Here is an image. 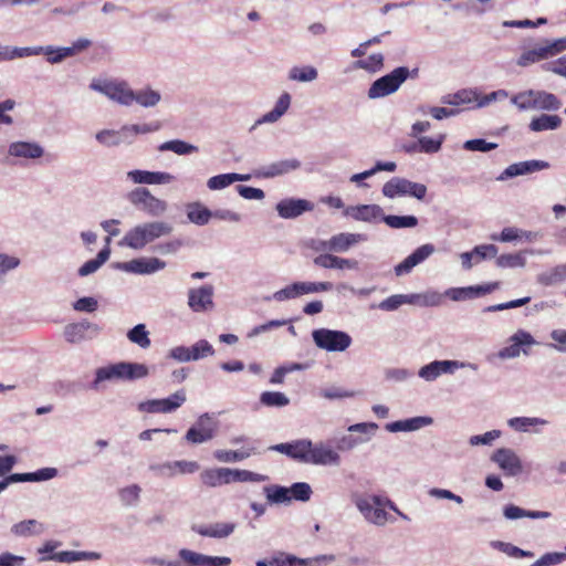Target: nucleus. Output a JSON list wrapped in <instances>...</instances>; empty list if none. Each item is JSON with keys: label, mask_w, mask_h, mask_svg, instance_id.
<instances>
[{"label": "nucleus", "mask_w": 566, "mask_h": 566, "mask_svg": "<svg viewBox=\"0 0 566 566\" xmlns=\"http://www.w3.org/2000/svg\"><path fill=\"white\" fill-rule=\"evenodd\" d=\"M171 230V226L163 221L139 224L126 232L119 245L140 250L155 239L169 234Z\"/></svg>", "instance_id": "f257e3e1"}, {"label": "nucleus", "mask_w": 566, "mask_h": 566, "mask_svg": "<svg viewBox=\"0 0 566 566\" xmlns=\"http://www.w3.org/2000/svg\"><path fill=\"white\" fill-rule=\"evenodd\" d=\"M148 368L144 364L122 361L97 369L96 381L111 379L136 380L148 376Z\"/></svg>", "instance_id": "f03ea898"}, {"label": "nucleus", "mask_w": 566, "mask_h": 566, "mask_svg": "<svg viewBox=\"0 0 566 566\" xmlns=\"http://www.w3.org/2000/svg\"><path fill=\"white\" fill-rule=\"evenodd\" d=\"M410 75L406 66L396 67L389 74L376 80L368 90L369 98L385 97L395 93Z\"/></svg>", "instance_id": "7ed1b4c3"}, {"label": "nucleus", "mask_w": 566, "mask_h": 566, "mask_svg": "<svg viewBox=\"0 0 566 566\" xmlns=\"http://www.w3.org/2000/svg\"><path fill=\"white\" fill-rule=\"evenodd\" d=\"M382 193L391 199L398 196H410L421 200L427 195V187L423 184L394 177L382 186Z\"/></svg>", "instance_id": "20e7f679"}, {"label": "nucleus", "mask_w": 566, "mask_h": 566, "mask_svg": "<svg viewBox=\"0 0 566 566\" xmlns=\"http://www.w3.org/2000/svg\"><path fill=\"white\" fill-rule=\"evenodd\" d=\"M312 336L317 347L328 352H343L352 344L350 336L342 331L319 328Z\"/></svg>", "instance_id": "39448f33"}, {"label": "nucleus", "mask_w": 566, "mask_h": 566, "mask_svg": "<svg viewBox=\"0 0 566 566\" xmlns=\"http://www.w3.org/2000/svg\"><path fill=\"white\" fill-rule=\"evenodd\" d=\"M332 289L333 284L331 282H295L276 291L273 297L279 302H283L304 294L327 292Z\"/></svg>", "instance_id": "423d86ee"}, {"label": "nucleus", "mask_w": 566, "mask_h": 566, "mask_svg": "<svg viewBox=\"0 0 566 566\" xmlns=\"http://www.w3.org/2000/svg\"><path fill=\"white\" fill-rule=\"evenodd\" d=\"M91 88L105 94L113 101L123 105H130L134 102V91L124 81L92 82Z\"/></svg>", "instance_id": "0eeeda50"}, {"label": "nucleus", "mask_w": 566, "mask_h": 566, "mask_svg": "<svg viewBox=\"0 0 566 566\" xmlns=\"http://www.w3.org/2000/svg\"><path fill=\"white\" fill-rule=\"evenodd\" d=\"M128 200L153 217L163 214L167 210L166 201L156 198L147 188H136L128 193Z\"/></svg>", "instance_id": "6e6552de"}, {"label": "nucleus", "mask_w": 566, "mask_h": 566, "mask_svg": "<svg viewBox=\"0 0 566 566\" xmlns=\"http://www.w3.org/2000/svg\"><path fill=\"white\" fill-rule=\"evenodd\" d=\"M185 401L186 394L184 390H179L165 399H151L143 401L138 405V410L148 413H167L178 409Z\"/></svg>", "instance_id": "1a4fd4ad"}, {"label": "nucleus", "mask_w": 566, "mask_h": 566, "mask_svg": "<svg viewBox=\"0 0 566 566\" xmlns=\"http://www.w3.org/2000/svg\"><path fill=\"white\" fill-rule=\"evenodd\" d=\"M306 461L305 463L316 464V465H337L340 461L339 454L334 451L332 448L325 446L324 443L313 444L310 440V448L306 451Z\"/></svg>", "instance_id": "9d476101"}, {"label": "nucleus", "mask_w": 566, "mask_h": 566, "mask_svg": "<svg viewBox=\"0 0 566 566\" xmlns=\"http://www.w3.org/2000/svg\"><path fill=\"white\" fill-rule=\"evenodd\" d=\"M366 240L360 233H338L327 241H319L315 250H329L333 252H345L354 244Z\"/></svg>", "instance_id": "9b49d317"}, {"label": "nucleus", "mask_w": 566, "mask_h": 566, "mask_svg": "<svg viewBox=\"0 0 566 566\" xmlns=\"http://www.w3.org/2000/svg\"><path fill=\"white\" fill-rule=\"evenodd\" d=\"M213 287L203 285L188 292V305L193 312H206L213 307Z\"/></svg>", "instance_id": "f8f14e48"}, {"label": "nucleus", "mask_w": 566, "mask_h": 566, "mask_svg": "<svg viewBox=\"0 0 566 566\" xmlns=\"http://www.w3.org/2000/svg\"><path fill=\"white\" fill-rule=\"evenodd\" d=\"M549 167V164L544 160H526V161H520L510 165L504 169V171L500 175V180H505L509 178H513L521 175L532 174L535 171H539L543 169H547Z\"/></svg>", "instance_id": "ddd939ff"}, {"label": "nucleus", "mask_w": 566, "mask_h": 566, "mask_svg": "<svg viewBox=\"0 0 566 566\" xmlns=\"http://www.w3.org/2000/svg\"><path fill=\"white\" fill-rule=\"evenodd\" d=\"M434 251V247L430 243L417 248L402 262L395 266L396 275L400 276L409 273L416 265L429 258Z\"/></svg>", "instance_id": "4468645a"}, {"label": "nucleus", "mask_w": 566, "mask_h": 566, "mask_svg": "<svg viewBox=\"0 0 566 566\" xmlns=\"http://www.w3.org/2000/svg\"><path fill=\"white\" fill-rule=\"evenodd\" d=\"M313 209L314 205L305 199H284L276 205L279 216L284 219L296 218Z\"/></svg>", "instance_id": "2eb2a0df"}, {"label": "nucleus", "mask_w": 566, "mask_h": 566, "mask_svg": "<svg viewBox=\"0 0 566 566\" xmlns=\"http://www.w3.org/2000/svg\"><path fill=\"white\" fill-rule=\"evenodd\" d=\"M499 287L500 282H492L482 285L452 289L448 294L454 301H463L490 294Z\"/></svg>", "instance_id": "dca6fc26"}, {"label": "nucleus", "mask_w": 566, "mask_h": 566, "mask_svg": "<svg viewBox=\"0 0 566 566\" xmlns=\"http://www.w3.org/2000/svg\"><path fill=\"white\" fill-rule=\"evenodd\" d=\"M492 461H494L509 475H516L522 470L520 459L510 449H497L492 455Z\"/></svg>", "instance_id": "f3484780"}, {"label": "nucleus", "mask_w": 566, "mask_h": 566, "mask_svg": "<svg viewBox=\"0 0 566 566\" xmlns=\"http://www.w3.org/2000/svg\"><path fill=\"white\" fill-rule=\"evenodd\" d=\"M310 448V440H296L291 443H279L269 447V450L276 451L287 455L289 458L296 460L298 462L305 463L306 461V451Z\"/></svg>", "instance_id": "a211bd4d"}, {"label": "nucleus", "mask_w": 566, "mask_h": 566, "mask_svg": "<svg viewBox=\"0 0 566 566\" xmlns=\"http://www.w3.org/2000/svg\"><path fill=\"white\" fill-rule=\"evenodd\" d=\"M374 501L375 504L370 503L367 499H359L356 505L366 520L377 525H384L387 522V512L380 507L377 497Z\"/></svg>", "instance_id": "6ab92c4d"}, {"label": "nucleus", "mask_w": 566, "mask_h": 566, "mask_svg": "<svg viewBox=\"0 0 566 566\" xmlns=\"http://www.w3.org/2000/svg\"><path fill=\"white\" fill-rule=\"evenodd\" d=\"M166 266V263L158 258H139L134 259L127 263H124L123 268L126 271L138 273V274H149L154 273L158 270H161Z\"/></svg>", "instance_id": "aec40b11"}, {"label": "nucleus", "mask_w": 566, "mask_h": 566, "mask_svg": "<svg viewBox=\"0 0 566 566\" xmlns=\"http://www.w3.org/2000/svg\"><path fill=\"white\" fill-rule=\"evenodd\" d=\"M10 156L21 157L25 159H36L42 157L44 150L36 143L30 142H14L11 143L8 149Z\"/></svg>", "instance_id": "412c9836"}, {"label": "nucleus", "mask_w": 566, "mask_h": 566, "mask_svg": "<svg viewBox=\"0 0 566 566\" xmlns=\"http://www.w3.org/2000/svg\"><path fill=\"white\" fill-rule=\"evenodd\" d=\"M511 344L502 348L499 353L501 358H514L521 353L523 345H531L534 343L532 335L525 331L516 332L511 338Z\"/></svg>", "instance_id": "4be33fe9"}, {"label": "nucleus", "mask_w": 566, "mask_h": 566, "mask_svg": "<svg viewBox=\"0 0 566 566\" xmlns=\"http://www.w3.org/2000/svg\"><path fill=\"white\" fill-rule=\"evenodd\" d=\"M128 177L135 184L159 185L168 184L174 180V176L168 172L160 171H146V170H132Z\"/></svg>", "instance_id": "5701e85b"}, {"label": "nucleus", "mask_w": 566, "mask_h": 566, "mask_svg": "<svg viewBox=\"0 0 566 566\" xmlns=\"http://www.w3.org/2000/svg\"><path fill=\"white\" fill-rule=\"evenodd\" d=\"M314 264L324 269H349L355 270L358 268V262L353 259H343L333 254H319L314 258Z\"/></svg>", "instance_id": "b1692460"}, {"label": "nucleus", "mask_w": 566, "mask_h": 566, "mask_svg": "<svg viewBox=\"0 0 566 566\" xmlns=\"http://www.w3.org/2000/svg\"><path fill=\"white\" fill-rule=\"evenodd\" d=\"M346 214L353 217L355 220L371 222L382 218V209L377 205H360L349 207L345 211Z\"/></svg>", "instance_id": "393cba45"}, {"label": "nucleus", "mask_w": 566, "mask_h": 566, "mask_svg": "<svg viewBox=\"0 0 566 566\" xmlns=\"http://www.w3.org/2000/svg\"><path fill=\"white\" fill-rule=\"evenodd\" d=\"M564 49H566V46L564 44H562V41H559L557 43H554L551 48H544V49H539V50H531V51L523 53L518 57L517 64L520 66H527L532 63H536V62L547 57V55L549 53L554 54Z\"/></svg>", "instance_id": "a878e982"}, {"label": "nucleus", "mask_w": 566, "mask_h": 566, "mask_svg": "<svg viewBox=\"0 0 566 566\" xmlns=\"http://www.w3.org/2000/svg\"><path fill=\"white\" fill-rule=\"evenodd\" d=\"M230 468L206 469L200 473L201 482L209 486L216 488L229 484Z\"/></svg>", "instance_id": "bb28decb"}, {"label": "nucleus", "mask_w": 566, "mask_h": 566, "mask_svg": "<svg viewBox=\"0 0 566 566\" xmlns=\"http://www.w3.org/2000/svg\"><path fill=\"white\" fill-rule=\"evenodd\" d=\"M109 242L111 238H106V245L103 248L97 256L93 260L86 261L80 269H78V275L80 276H86L88 274L94 273L97 271L108 259L111 255V249H109Z\"/></svg>", "instance_id": "cd10ccee"}, {"label": "nucleus", "mask_w": 566, "mask_h": 566, "mask_svg": "<svg viewBox=\"0 0 566 566\" xmlns=\"http://www.w3.org/2000/svg\"><path fill=\"white\" fill-rule=\"evenodd\" d=\"M298 166L300 163L296 159L281 160L263 168L259 176H262L264 178H273L295 170L296 168H298Z\"/></svg>", "instance_id": "c85d7f7f"}, {"label": "nucleus", "mask_w": 566, "mask_h": 566, "mask_svg": "<svg viewBox=\"0 0 566 566\" xmlns=\"http://www.w3.org/2000/svg\"><path fill=\"white\" fill-rule=\"evenodd\" d=\"M455 365L457 363L451 360H436L423 366L419 371V376L427 380H433L441 374L451 371V368Z\"/></svg>", "instance_id": "c756f323"}, {"label": "nucleus", "mask_w": 566, "mask_h": 566, "mask_svg": "<svg viewBox=\"0 0 566 566\" xmlns=\"http://www.w3.org/2000/svg\"><path fill=\"white\" fill-rule=\"evenodd\" d=\"M188 219L198 226L207 224L212 218V211L200 202H191L186 208Z\"/></svg>", "instance_id": "7c9ffc66"}, {"label": "nucleus", "mask_w": 566, "mask_h": 566, "mask_svg": "<svg viewBox=\"0 0 566 566\" xmlns=\"http://www.w3.org/2000/svg\"><path fill=\"white\" fill-rule=\"evenodd\" d=\"M562 125V118L558 115L542 114L534 117L528 127L532 132L554 130Z\"/></svg>", "instance_id": "2f4dec72"}, {"label": "nucleus", "mask_w": 566, "mask_h": 566, "mask_svg": "<svg viewBox=\"0 0 566 566\" xmlns=\"http://www.w3.org/2000/svg\"><path fill=\"white\" fill-rule=\"evenodd\" d=\"M193 531L202 536L222 538L229 536L234 531V524L216 523L209 526H195Z\"/></svg>", "instance_id": "473e14b6"}, {"label": "nucleus", "mask_w": 566, "mask_h": 566, "mask_svg": "<svg viewBox=\"0 0 566 566\" xmlns=\"http://www.w3.org/2000/svg\"><path fill=\"white\" fill-rule=\"evenodd\" d=\"M534 109L557 111L560 108V101L552 93L534 91Z\"/></svg>", "instance_id": "72a5a7b5"}, {"label": "nucleus", "mask_w": 566, "mask_h": 566, "mask_svg": "<svg viewBox=\"0 0 566 566\" xmlns=\"http://www.w3.org/2000/svg\"><path fill=\"white\" fill-rule=\"evenodd\" d=\"M260 453L255 448L245 450H216L213 457L220 462H238Z\"/></svg>", "instance_id": "f704fd0d"}, {"label": "nucleus", "mask_w": 566, "mask_h": 566, "mask_svg": "<svg viewBox=\"0 0 566 566\" xmlns=\"http://www.w3.org/2000/svg\"><path fill=\"white\" fill-rule=\"evenodd\" d=\"M290 103H291L290 94L283 93L279 97L274 108L271 112L264 114L262 116V118L258 120V123H274V122H276L289 109Z\"/></svg>", "instance_id": "c9c22d12"}, {"label": "nucleus", "mask_w": 566, "mask_h": 566, "mask_svg": "<svg viewBox=\"0 0 566 566\" xmlns=\"http://www.w3.org/2000/svg\"><path fill=\"white\" fill-rule=\"evenodd\" d=\"M11 531L17 536L28 537L41 534L44 531V526L36 520H24L14 524Z\"/></svg>", "instance_id": "e433bc0d"}, {"label": "nucleus", "mask_w": 566, "mask_h": 566, "mask_svg": "<svg viewBox=\"0 0 566 566\" xmlns=\"http://www.w3.org/2000/svg\"><path fill=\"white\" fill-rule=\"evenodd\" d=\"M216 434L213 427H206L200 423L199 427H191L186 433V440L190 443L197 444L211 440Z\"/></svg>", "instance_id": "4c0bfd02"}, {"label": "nucleus", "mask_w": 566, "mask_h": 566, "mask_svg": "<svg viewBox=\"0 0 566 566\" xmlns=\"http://www.w3.org/2000/svg\"><path fill=\"white\" fill-rule=\"evenodd\" d=\"M504 516L509 520H516L521 517L546 518L551 516V513L545 511H527L510 504L504 507Z\"/></svg>", "instance_id": "58836bf2"}, {"label": "nucleus", "mask_w": 566, "mask_h": 566, "mask_svg": "<svg viewBox=\"0 0 566 566\" xmlns=\"http://www.w3.org/2000/svg\"><path fill=\"white\" fill-rule=\"evenodd\" d=\"M158 149L160 151H174L177 155H187L198 150L196 146L180 139L165 142L158 147Z\"/></svg>", "instance_id": "ea45409f"}, {"label": "nucleus", "mask_w": 566, "mask_h": 566, "mask_svg": "<svg viewBox=\"0 0 566 566\" xmlns=\"http://www.w3.org/2000/svg\"><path fill=\"white\" fill-rule=\"evenodd\" d=\"M268 476L248 470L230 469L229 483L232 482H263Z\"/></svg>", "instance_id": "a19ab883"}, {"label": "nucleus", "mask_w": 566, "mask_h": 566, "mask_svg": "<svg viewBox=\"0 0 566 566\" xmlns=\"http://www.w3.org/2000/svg\"><path fill=\"white\" fill-rule=\"evenodd\" d=\"M260 402L266 407H284L290 403V399L280 391H264L260 396Z\"/></svg>", "instance_id": "79ce46f5"}, {"label": "nucleus", "mask_w": 566, "mask_h": 566, "mask_svg": "<svg viewBox=\"0 0 566 566\" xmlns=\"http://www.w3.org/2000/svg\"><path fill=\"white\" fill-rule=\"evenodd\" d=\"M382 220L394 229L413 228L418 224V219L413 216H384Z\"/></svg>", "instance_id": "37998d69"}, {"label": "nucleus", "mask_w": 566, "mask_h": 566, "mask_svg": "<svg viewBox=\"0 0 566 566\" xmlns=\"http://www.w3.org/2000/svg\"><path fill=\"white\" fill-rule=\"evenodd\" d=\"M128 339L140 346L142 348H148L150 346V339L146 326L138 324L127 333Z\"/></svg>", "instance_id": "c03bdc74"}, {"label": "nucleus", "mask_w": 566, "mask_h": 566, "mask_svg": "<svg viewBox=\"0 0 566 566\" xmlns=\"http://www.w3.org/2000/svg\"><path fill=\"white\" fill-rule=\"evenodd\" d=\"M20 482L45 481L56 475V469L44 468L32 473H17Z\"/></svg>", "instance_id": "a18cd8bd"}, {"label": "nucleus", "mask_w": 566, "mask_h": 566, "mask_svg": "<svg viewBox=\"0 0 566 566\" xmlns=\"http://www.w3.org/2000/svg\"><path fill=\"white\" fill-rule=\"evenodd\" d=\"M384 65V56L380 53L371 54L365 60H358L354 63L356 69H363L368 72L379 71Z\"/></svg>", "instance_id": "49530a36"}, {"label": "nucleus", "mask_w": 566, "mask_h": 566, "mask_svg": "<svg viewBox=\"0 0 566 566\" xmlns=\"http://www.w3.org/2000/svg\"><path fill=\"white\" fill-rule=\"evenodd\" d=\"M444 136L440 135L437 138L432 137H420L419 142V153L433 154L440 150L441 145L443 143Z\"/></svg>", "instance_id": "de8ad7c7"}, {"label": "nucleus", "mask_w": 566, "mask_h": 566, "mask_svg": "<svg viewBox=\"0 0 566 566\" xmlns=\"http://www.w3.org/2000/svg\"><path fill=\"white\" fill-rule=\"evenodd\" d=\"M545 423L546 420L541 418L515 417L509 420V426L516 431H526L531 426Z\"/></svg>", "instance_id": "09e8293b"}, {"label": "nucleus", "mask_w": 566, "mask_h": 566, "mask_svg": "<svg viewBox=\"0 0 566 566\" xmlns=\"http://www.w3.org/2000/svg\"><path fill=\"white\" fill-rule=\"evenodd\" d=\"M159 101V93L153 90L139 91L137 93L134 92V102L144 107L155 106Z\"/></svg>", "instance_id": "8fccbe9b"}, {"label": "nucleus", "mask_w": 566, "mask_h": 566, "mask_svg": "<svg viewBox=\"0 0 566 566\" xmlns=\"http://www.w3.org/2000/svg\"><path fill=\"white\" fill-rule=\"evenodd\" d=\"M317 77V71L313 66L293 67L290 78L298 82H311Z\"/></svg>", "instance_id": "3c124183"}, {"label": "nucleus", "mask_w": 566, "mask_h": 566, "mask_svg": "<svg viewBox=\"0 0 566 566\" xmlns=\"http://www.w3.org/2000/svg\"><path fill=\"white\" fill-rule=\"evenodd\" d=\"M266 497L272 503H284L291 501L290 491L284 486H266Z\"/></svg>", "instance_id": "603ef678"}, {"label": "nucleus", "mask_w": 566, "mask_h": 566, "mask_svg": "<svg viewBox=\"0 0 566 566\" xmlns=\"http://www.w3.org/2000/svg\"><path fill=\"white\" fill-rule=\"evenodd\" d=\"M88 555L90 554L85 552L63 551L55 553L50 557H45L44 559H54L60 563H72L86 559Z\"/></svg>", "instance_id": "864d4df0"}, {"label": "nucleus", "mask_w": 566, "mask_h": 566, "mask_svg": "<svg viewBox=\"0 0 566 566\" xmlns=\"http://www.w3.org/2000/svg\"><path fill=\"white\" fill-rule=\"evenodd\" d=\"M291 500H297V501H308L312 495V489L310 484L305 482H297L292 484V486L289 489Z\"/></svg>", "instance_id": "5fc2aeb1"}, {"label": "nucleus", "mask_w": 566, "mask_h": 566, "mask_svg": "<svg viewBox=\"0 0 566 566\" xmlns=\"http://www.w3.org/2000/svg\"><path fill=\"white\" fill-rule=\"evenodd\" d=\"M522 238L531 241L534 238V234L532 232L521 231L513 227H507L502 230L499 240L502 242H511Z\"/></svg>", "instance_id": "6e6d98bb"}, {"label": "nucleus", "mask_w": 566, "mask_h": 566, "mask_svg": "<svg viewBox=\"0 0 566 566\" xmlns=\"http://www.w3.org/2000/svg\"><path fill=\"white\" fill-rule=\"evenodd\" d=\"M237 177H232L231 174H221L209 178L207 186L211 190L223 189L231 184L235 182Z\"/></svg>", "instance_id": "4d7b16f0"}, {"label": "nucleus", "mask_w": 566, "mask_h": 566, "mask_svg": "<svg viewBox=\"0 0 566 566\" xmlns=\"http://www.w3.org/2000/svg\"><path fill=\"white\" fill-rule=\"evenodd\" d=\"M214 349L209 342L201 339L191 346V360L213 355Z\"/></svg>", "instance_id": "13d9d810"}, {"label": "nucleus", "mask_w": 566, "mask_h": 566, "mask_svg": "<svg viewBox=\"0 0 566 566\" xmlns=\"http://www.w3.org/2000/svg\"><path fill=\"white\" fill-rule=\"evenodd\" d=\"M534 91L530 90L526 92L518 93L512 97V103L515 104L520 109L534 108Z\"/></svg>", "instance_id": "bf43d9fd"}, {"label": "nucleus", "mask_w": 566, "mask_h": 566, "mask_svg": "<svg viewBox=\"0 0 566 566\" xmlns=\"http://www.w3.org/2000/svg\"><path fill=\"white\" fill-rule=\"evenodd\" d=\"M525 260L518 253L515 254H502L496 259V264L500 268H515L523 266Z\"/></svg>", "instance_id": "052dcab7"}, {"label": "nucleus", "mask_w": 566, "mask_h": 566, "mask_svg": "<svg viewBox=\"0 0 566 566\" xmlns=\"http://www.w3.org/2000/svg\"><path fill=\"white\" fill-rule=\"evenodd\" d=\"M463 147L467 150L485 153L495 149L497 145L494 143H489L485 139L476 138L467 140Z\"/></svg>", "instance_id": "680f3d73"}, {"label": "nucleus", "mask_w": 566, "mask_h": 566, "mask_svg": "<svg viewBox=\"0 0 566 566\" xmlns=\"http://www.w3.org/2000/svg\"><path fill=\"white\" fill-rule=\"evenodd\" d=\"M564 280H566V264L555 266L543 277L545 284H556Z\"/></svg>", "instance_id": "e2e57ef3"}, {"label": "nucleus", "mask_w": 566, "mask_h": 566, "mask_svg": "<svg viewBox=\"0 0 566 566\" xmlns=\"http://www.w3.org/2000/svg\"><path fill=\"white\" fill-rule=\"evenodd\" d=\"M472 253L475 258V263H479L486 258H494L497 253V248L494 244L476 245Z\"/></svg>", "instance_id": "0e129e2a"}, {"label": "nucleus", "mask_w": 566, "mask_h": 566, "mask_svg": "<svg viewBox=\"0 0 566 566\" xmlns=\"http://www.w3.org/2000/svg\"><path fill=\"white\" fill-rule=\"evenodd\" d=\"M161 128V124L159 122H153V123H148V124H136V125H130V126H124L122 128L123 132H130V133H134V134H147V133H153V132H157Z\"/></svg>", "instance_id": "69168bd1"}, {"label": "nucleus", "mask_w": 566, "mask_h": 566, "mask_svg": "<svg viewBox=\"0 0 566 566\" xmlns=\"http://www.w3.org/2000/svg\"><path fill=\"white\" fill-rule=\"evenodd\" d=\"M150 470L160 478H174L177 475L176 468L172 462L151 464Z\"/></svg>", "instance_id": "338daca9"}, {"label": "nucleus", "mask_w": 566, "mask_h": 566, "mask_svg": "<svg viewBox=\"0 0 566 566\" xmlns=\"http://www.w3.org/2000/svg\"><path fill=\"white\" fill-rule=\"evenodd\" d=\"M179 556H180V558L184 562H186L188 564H191V565H195V566H205V560H206V556L205 555H201V554H198L196 552L182 548L179 552Z\"/></svg>", "instance_id": "774afa93"}]
</instances>
